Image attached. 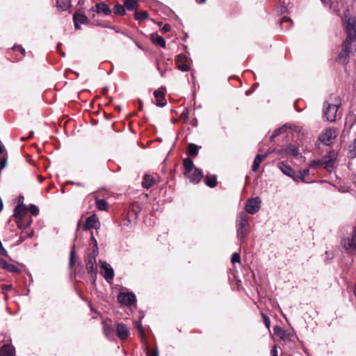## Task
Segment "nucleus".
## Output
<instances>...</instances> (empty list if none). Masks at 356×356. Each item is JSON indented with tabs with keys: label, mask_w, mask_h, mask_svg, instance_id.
<instances>
[{
	"label": "nucleus",
	"mask_w": 356,
	"mask_h": 356,
	"mask_svg": "<svg viewBox=\"0 0 356 356\" xmlns=\"http://www.w3.org/2000/svg\"><path fill=\"white\" fill-rule=\"evenodd\" d=\"M17 49H19L20 52L22 54V55H24L25 54V49L21 47H17Z\"/></svg>",
	"instance_id": "obj_57"
},
{
	"label": "nucleus",
	"mask_w": 356,
	"mask_h": 356,
	"mask_svg": "<svg viewBox=\"0 0 356 356\" xmlns=\"http://www.w3.org/2000/svg\"><path fill=\"white\" fill-rule=\"evenodd\" d=\"M103 13L105 15H108L111 13V9L108 6L103 2L98 3L95 5V9L94 7L89 10V13Z\"/></svg>",
	"instance_id": "obj_14"
},
{
	"label": "nucleus",
	"mask_w": 356,
	"mask_h": 356,
	"mask_svg": "<svg viewBox=\"0 0 356 356\" xmlns=\"http://www.w3.org/2000/svg\"><path fill=\"white\" fill-rule=\"evenodd\" d=\"M274 332L281 340L284 341H289L291 340V334L287 333L280 326H275L274 327Z\"/></svg>",
	"instance_id": "obj_17"
},
{
	"label": "nucleus",
	"mask_w": 356,
	"mask_h": 356,
	"mask_svg": "<svg viewBox=\"0 0 356 356\" xmlns=\"http://www.w3.org/2000/svg\"><path fill=\"white\" fill-rule=\"evenodd\" d=\"M96 206L98 209L105 211L107 209L108 204L104 200H97Z\"/></svg>",
	"instance_id": "obj_34"
},
{
	"label": "nucleus",
	"mask_w": 356,
	"mask_h": 356,
	"mask_svg": "<svg viewBox=\"0 0 356 356\" xmlns=\"http://www.w3.org/2000/svg\"><path fill=\"white\" fill-rule=\"evenodd\" d=\"M74 256H75V252L74 248L71 250L70 252V266L72 268L74 264Z\"/></svg>",
	"instance_id": "obj_48"
},
{
	"label": "nucleus",
	"mask_w": 356,
	"mask_h": 356,
	"mask_svg": "<svg viewBox=\"0 0 356 356\" xmlns=\"http://www.w3.org/2000/svg\"><path fill=\"white\" fill-rule=\"evenodd\" d=\"M232 263L234 264L235 263H240L241 262V257L238 253L235 252L232 256Z\"/></svg>",
	"instance_id": "obj_44"
},
{
	"label": "nucleus",
	"mask_w": 356,
	"mask_h": 356,
	"mask_svg": "<svg viewBox=\"0 0 356 356\" xmlns=\"http://www.w3.org/2000/svg\"><path fill=\"white\" fill-rule=\"evenodd\" d=\"M184 165V176L191 173L195 168H194V164L193 161L189 158H186L183 161Z\"/></svg>",
	"instance_id": "obj_20"
},
{
	"label": "nucleus",
	"mask_w": 356,
	"mask_h": 356,
	"mask_svg": "<svg viewBox=\"0 0 356 356\" xmlns=\"http://www.w3.org/2000/svg\"><path fill=\"white\" fill-rule=\"evenodd\" d=\"M270 353H271L272 356H278V352H277L276 346H274L272 348Z\"/></svg>",
	"instance_id": "obj_52"
},
{
	"label": "nucleus",
	"mask_w": 356,
	"mask_h": 356,
	"mask_svg": "<svg viewBox=\"0 0 356 356\" xmlns=\"http://www.w3.org/2000/svg\"><path fill=\"white\" fill-rule=\"evenodd\" d=\"M341 105V101L338 96H330L323 105V118L330 122L336 121L338 117V110Z\"/></svg>",
	"instance_id": "obj_1"
},
{
	"label": "nucleus",
	"mask_w": 356,
	"mask_h": 356,
	"mask_svg": "<svg viewBox=\"0 0 356 356\" xmlns=\"http://www.w3.org/2000/svg\"><path fill=\"white\" fill-rule=\"evenodd\" d=\"M154 97L156 99V105L159 106H163L165 105L164 99V94L161 91L155 90L154 92Z\"/></svg>",
	"instance_id": "obj_25"
},
{
	"label": "nucleus",
	"mask_w": 356,
	"mask_h": 356,
	"mask_svg": "<svg viewBox=\"0 0 356 356\" xmlns=\"http://www.w3.org/2000/svg\"><path fill=\"white\" fill-rule=\"evenodd\" d=\"M29 210L31 212V213L33 216H38L39 213L38 208L34 204H31L29 208Z\"/></svg>",
	"instance_id": "obj_43"
},
{
	"label": "nucleus",
	"mask_w": 356,
	"mask_h": 356,
	"mask_svg": "<svg viewBox=\"0 0 356 356\" xmlns=\"http://www.w3.org/2000/svg\"><path fill=\"white\" fill-rule=\"evenodd\" d=\"M300 173H301L305 177L309 175V169H305V170H300L299 171Z\"/></svg>",
	"instance_id": "obj_54"
},
{
	"label": "nucleus",
	"mask_w": 356,
	"mask_h": 356,
	"mask_svg": "<svg viewBox=\"0 0 356 356\" xmlns=\"http://www.w3.org/2000/svg\"><path fill=\"white\" fill-rule=\"evenodd\" d=\"M3 149H2V147L1 145H0V154L2 152Z\"/></svg>",
	"instance_id": "obj_60"
},
{
	"label": "nucleus",
	"mask_w": 356,
	"mask_h": 356,
	"mask_svg": "<svg viewBox=\"0 0 356 356\" xmlns=\"http://www.w3.org/2000/svg\"><path fill=\"white\" fill-rule=\"evenodd\" d=\"M261 201L259 197L249 199L245 204V210L250 214L256 213L260 209Z\"/></svg>",
	"instance_id": "obj_9"
},
{
	"label": "nucleus",
	"mask_w": 356,
	"mask_h": 356,
	"mask_svg": "<svg viewBox=\"0 0 356 356\" xmlns=\"http://www.w3.org/2000/svg\"><path fill=\"white\" fill-rule=\"evenodd\" d=\"M135 325L137 327L138 330V332L140 333V337H141V339L143 340L144 338H145V330L141 325V323L140 322H136L135 323Z\"/></svg>",
	"instance_id": "obj_41"
},
{
	"label": "nucleus",
	"mask_w": 356,
	"mask_h": 356,
	"mask_svg": "<svg viewBox=\"0 0 356 356\" xmlns=\"http://www.w3.org/2000/svg\"><path fill=\"white\" fill-rule=\"evenodd\" d=\"M187 60H188V57L186 55L181 54L177 56L176 63L177 64L186 63Z\"/></svg>",
	"instance_id": "obj_39"
},
{
	"label": "nucleus",
	"mask_w": 356,
	"mask_h": 356,
	"mask_svg": "<svg viewBox=\"0 0 356 356\" xmlns=\"http://www.w3.org/2000/svg\"><path fill=\"white\" fill-rule=\"evenodd\" d=\"M266 158V154H257L254 159L252 170L254 172H256L262 162V161Z\"/></svg>",
	"instance_id": "obj_24"
},
{
	"label": "nucleus",
	"mask_w": 356,
	"mask_h": 356,
	"mask_svg": "<svg viewBox=\"0 0 356 356\" xmlns=\"http://www.w3.org/2000/svg\"><path fill=\"white\" fill-rule=\"evenodd\" d=\"M118 300L121 304L127 306H131L136 302V297L131 293H120Z\"/></svg>",
	"instance_id": "obj_10"
},
{
	"label": "nucleus",
	"mask_w": 356,
	"mask_h": 356,
	"mask_svg": "<svg viewBox=\"0 0 356 356\" xmlns=\"http://www.w3.org/2000/svg\"><path fill=\"white\" fill-rule=\"evenodd\" d=\"M336 159L337 153L334 151L330 152L321 159L322 165L327 171L331 172L334 169Z\"/></svg>",
	"instance_id": "obj_5"
},
{
	"label": "nucleus",
	"mask_w": 356,
	"mask_h": 356,
	"mask_svg": "<svg viewBox=\"0 0 356 356\" xmlns=\"http://www.w3.org/2000/svg\"><path fill=\"white\" fill-rule=\"evenodd\" d=\"M76 186H81V184H80V183H76Z\"/></svg>",
	"instance_id": "obj_62"
},
{
	"label": "nucleus",
	"mask_w": 356,
	"mask_h": 356,
	"mask_svg": "<svg viewBox=\"0 0 356 356\" xmlns=\"http://www.w3.org/2000/svg\"><path fill=\"white\" fill-rule=\"evenodd\" d=\"M319 165H322V159L314 160V161H311L309 165V166L310 168H317Z\"/></svg>",
	"instance_id": "obj_46"
},
{
	"label": "nucleus",
	"mask_w": 356,
	"mask_h": 356,
	"mask_svg": "<svg viewBox=\"0 0 356 356\" xmlns=\"http://www.w3.org/2000/svg\"><path fill=\"white\" fill-rule=\"evenodd\" d=\"M27 209L25 204H19L15 209V217L16 218H26Z\"/></svg>",
	"instance_id": "obj_19"
},
{
	"label": "nucleus",
	"mask_w": 356,
	"mask_h": 356,
	"mask_svg": "<svg viewBox=\"0 0 356 356\" xmlns=\"http://www.w3.org/2000/svg\"><path fill=\"white\" fill-rule=\"evenodd\" d=\"M152 41L154 44L163 48L165 47V42L163 38L156 33L152 35Z\"/></svg>",
	"instance_id": "obj_26"
},
{
	"label": "nucleus",
	"mask_w": 356,
	"mask_h": 356,
	"mask_svg": "<svg viewBox=\"0 0 356 356\" xmlns=\"http://www.w3.org/2000/svg\"><path fill=\"white\" fill-rule=\"evenodd\" d=\"M73 20L76 29H81V24H86L89 22L88 18L85 15L79 13L74 14Z\"/></svg>",
	"instance_id": "obj_13"
},
{
	"label": "nucleus",
	"mask_w": 356,
	"mask_h": 356,
	"mask_svg": "<svg viewBox=\"0 0 356 356\" xmlns=\"http://www.w3.org/2000/svg\"><path fill=\"white\" fill-rule=\"evenodd\" d=\"M7 163V161L5 158H1L0 159V170L3 169Z\"/></svg>",
	"instance_id": "obj_50"
},
{
	"label": "nucleus",
	"mask_w": 356,
	"mask_h": 356,
	"mask_svg": "<svg viewBox=\"0 0 356 356\" xmlns=\"http://www.w3.org/2000/svg\"><path fill=\"white\" fill-rule=\"evenodd\" d=\"M337 136V132L334 129L326 128L319 135L318 140L323 144L328 145L330 140L334 138Z\"/></svg>",
	"instance_id": "obj_6"
},
{
	"label": "nucleus",
	"mask_w": 356,
	"mask_h": 356,
	"mask_svg": "<svg viewBox=\"0 0 356 356\" xmlns=\"http://www.w3.org/2000/svg\"><path fill=\"white\" fill-rule=\"evenodd\" d=\"M12 289V285L10 284H8V285H2L1 286V289L3 291H8V290H10Z\"/></svg>",
	"instance_id": "obj_55"
},
{
	"label": "nucleus",
	"mask_w": 356,
	"mask_h": 356,
	"mask_svg": "<svg viewBox=\"0 0 356 356\" xmlns=\"http://www.w3.org/2000/svg\"><path fill=\"white\" fill-rule=\"evenodd\" d=\"M353 148L355 149V154H356V139L355 140L354 143H353Z\"/></svg>",
	"instance_id": "obj_59"
},
{
	"label": "nucleus",
	"mask_w": 356,
	"mask_h": 356,
	"mask_svg": "<svg viewBox=\"0 0 356 356\" xmlns=\"http://www.w3.org/2000/svg\"><path fill=\"white\" fill-rule=\"evenodd\" d=\"M205 184L211 188H213L216 186L217 181H216V177L214 175L209 176L207 175L205 178Z\"/></svg>",
	"instance_id": "obj_30"
},
{
	"label": "nucleus",
	"mask_w": 356,
	"mask_h": 356,
	"mask_svg": "<svg viewBox=\"0 0 356 356\" xmlns=\"http://www.w3.org/2000/svg\"><path fill=\"white\" fill-rule=\"evenodd\" d=\"M190 182L191 183H198L202 179L203 177L202 172L198 169L195 168L191 173L185 176Z\"/></svg>",
	"instance_id": "obj_15"
},
{
	"label": "nucleus",
	"mask_w": 356,
	"mask_h": 356,
	"mask_svg": "<svg viewBox=\"0 0 356 356\" xmlns=\"http://www.w3.org/2000/svg\"><path fill=\"white\" fill-rule=\"evenodd\" d=\"M0 356H14V348L10 344H4L0 348Z\"/></svg>",
	"instance_id": "obj_21"
},
{
	"label": "nucleus",
	"mask_w": 356,
	"mask_h": 356,
	"mask_svg": "<svg viewBox=\"0 0 356 356\" xmlns=\"http://www.w3.org/2000/svg\"><path fill=\"white\" fill-rule=\"evenodd\" d=\"M287 127L286 125L276 129L274 133L273 134L271 138H273L279 135H280L281 134L285 132L287 129Z\"/></svg>",
	"instance_id": "obj_40"
},
{
	"label": "nucleus",
	"mask_w": 356,
	"mask_h": 356,
	"mask_svg": "<svg viewBox=\"0 0 356 356\" xmlns=\"http://www.w3.org/2000/svg\"><path fill=\"white\" fill-rule=\"evenodd\" d=\"M135 17L137 20H143L148 17V14L146 11H140L135 13Z\"/></svg>",
	"instance_id": "obj_37"
},
{
	"label": "nucleus",
	"mask_w": 356,
	"mask_h": 356,
	"mask_svg": "<svg viewBox=\"0 0 356 356\" xmlns=\"http://www.w3.org/2000/svg\"><path fill=\"white\" fill-rule=\"evenodd\" d=\"M6 270H8L9 272H17L18 271L17 267H16L15 265L12 264H8L7 266V268Z\"/></svg>",
	"instance_id": "obj_49"
},
{
	"label": "nucleus",
	"mask_w": 356,
	"mask_h": 356,
	"mask_svg": "<svg viewBox=\"0 0 356 356\" xmlns=\"http://www.w3.org/2000/svg\"><path fill=\"white\" fill-rule=\"evenodd\" d=\"M261 315H262L264 322L266 327L269 330L270 325V321L269 317L268 316H266V314H264V313H262Z\"/></svg>",
	"instance_id": "obj_47"
},
{
	"label": "nucleus",
	"mask_w": 356,
	"mask_h": 356,
	"mask_svg": "<svg viewBox=\"0 0 356 356\" xmlns=\"http://www.w3.org/2000/svg\"><path fill=\"white\" fill-rule=\"evenodd\" d=\"M291 177L296 181H303V182H307V183L308 182L307 181H306L305 179V177L301 173H300L299 171L297 173H296L294 172H293V176H292Z\"/></svg>",
	"instance_id": "obj_38"
},
{
	"label": "nucleus",
	"mask_w": 356,
	"mask_h": 356,
	"mask_svg": "<svg viewBox=\"0 0 356 356\" xmlns=\"http://www.w3.org/2000/svg\"><path fill=\"white\" fill-rule=\"evenodd\" d=\"M155 183V179L150 175H145L143 177V186L146 188H149Z\"/></svg>",
	"instance_id": "obj_27"
},
{
	"label": "nucleus",
	"mask_w": 356,
	"mask_h": 356,
	"mask_svg": "<svg viewBox=\"0 0 356 356\" xmlns=\"http://www.w3.org/2000/svg\"><path fill=\"white\" fill-rule=\"evenodd\" d=\"M118 337L122 339H127L130 334L128 327L123 323H118L116 327Z\"/></svg>",
	"instance_id": "obj_16"
},
{
	"label": "nucleus",
	"mask_w": 356,
	"mask_h": 356,
	"mask_svg": "<svg viewBox=\"0 0 356 356\" xmlns=\"http://www.w3.org/2000/svg\"><path fill=\"white\" fill-rule=\"evenodd\" d=\"M196 2L198 3H204L206 2V0H196Z\"/></svg>",
	"instance_id": "obj_58"
},
{
	"label": "nucleus",
	"mask_w": 356,
	"mask_h": 356,
	"mask_svg": "<svg viewBox=\"0 0 356 356\" xmlns=\"http://www.w3.org/2000/svg\"><path fill=\"white\" fill-rule=\"evenodd\" d=\"M86 265L88 273L92 277H96L97 266L95 257L92 255L88 256L86 260Z\"/></svg>",
	"instance_id": "obj_11"
},
{
	"label": "nucleus",
	"mask_w": 356,
	"mask_h": 356,
	"mask_svg": "<svg viewBox=\"0 0 356 356\" xmlns=\"http://www.w3.org/2000/svg\"><path fill=\"white\" fill-rule=\"evenodd\" d=\"M292 25V21L287 17H284L280 21V26L282 28L288 29Z\"/></svg>",
	"instance_id": "obj_33"
},
{
	"label": "nucleus",
	"mask_w": 356,
	"mask_h": 356,
	"mask_svg": "<svg viewBox=\"0 0 356 356\" xmlns=\"http://www.w3.org/2000/svg\"><path fill=\"white\" fill-rule=\"evenodd\" d=\"M104 332L106 337L111 338L113 337V330L110 325L107 324L106 321L104 322Z\"/></svg>",
	"instance_id": "obj_31"
},
{
	"label": "nucleus",
	"mask_w": 356,
	"mask_h": 356,
	"mask_svg": "<svg viewBox=\"0 0 356 356\" xmlns=\"http://www.w3.org/2000/svg\"><path fill=\"white\" fill-rule=\"evenodd\" d=\"M353 50H356V45H350L348 44V42H343L341 51L338 55L339 62L343 64L347 63L349 59V55Z\"/></svg>",
	"instance_id": "obj_4"
},
{
	"label": "nucleus",
	"mask_w": 356,
	"mask_h": 356,
	"mask_svg": "<svg viewBox=\"0 0 356 356\" xmlns=\"http://www.w3.org/2000/svg\"><path fill=\"white\" fill-rule=\"evenodd\" d=\"M9 263L7 262L5 259L0 258V266L3 269L7 268V266Z\"/></svg>",
	"instance_id": "obj_51"
},
{
	"label": "nucleus",
	"mask_w": 356,
	"mask_h": 356,
	"mask_svg": "<svg viewBox=\"0 0 356 356\" xmlns=\"http://www.w3.org/2000/svg\"><path fill=\"white\" fill-rule=\"evenodd\" d=\"M113 13L115 15H124L125 14V9L123 6L118 4L113 8Z\"/></svg>",
	"instance_id": "obj_36"
},
{
	"label": "nucleus",
	"mask_w": 356,
	"mask_h": 356,
	"mask_svg": "<svg viewBox=\"0 0 356 356\" xmlns=\"http://www.w3.org/2000/svg\"><path fill=\"white\" fill-rule=\"evenodd\" d=\"M146 354L147 356H159V352L157 350L150 349L149 348H145Z\"/></svg>",
	"instance_id": "obj_42"
},
{
	"label": "nucleus",
	"mask_w": 356,
	"mask_h": 356,
	"mask_svg": "<svg viewBox=\"0 0 356 356\" xmlns=\"http://www.w3.org/2000/svg\"><path fill=\"white\" fill-rule=\"evenodd\" d=\"M124 5L127 10H133L138 7V3L137 0H124Z\"/></svg>",
	"instance_id": "obj_28"
},
{
	"label": "nucleus",
	"mask_w": 356,
	"mask_h": 356,
	"mask_svg": "<svg viewBox=\"0 0 356 356\" xmlns=\"http://www.w3.org/2000/svg\"><path fill=\"white\" fill-rule=\"evenodd\" d=\"M91 239L92 241V243H94L95 248H97V241H96V239L95 238V237L92 235L91 236Z\"/></svg>",
	"instance_id": "obj_56"
},
{
	"label": "nucleus",
	"mask_w": 356,
	"mask_h": 356,
	"mask_svg": "<svg viewBox=\"0 0 356 356\" xmlns=\"http://www.w3.org/2000/svg\"><path fill=\"white\" fill-rule=\"evenodd\" d=\"M341 20L345 29L356 27V17L351 15L348 9L343 12Z\"/></svg>",
	"instance_id": "obj_7"
},
{
	"label": "nucleus",
	"mask_w": 356,
	"mask_h": 356,
	"mask_svg": "<svg viewBox=\"0 0 356 356\" xmlns=\"http://www.w3.org/2000/svg\"><path fill=\"white\" fill-rule=\"evenodd\" d=\"M31 223H32V218L31 217L23 218H17V227L20 229H25L26 227L30 226V225Z\"/></svg>",
	"instance_id": "obj_23"
},
{
	"label": "nucleus",
	"mask_w": 356,
	"mask_h": 356,
	"mask_svg": "<svg viewBox=\"0 0 356 356\" xmlns=\"http://www.w3.org/2000/svg\"><path fill=\"white\" fill-rule=\"evenodd\" d=\"M177 68L181 71L187 72L189 70V66L186 63H182V64L179 63V64H177Z\"/></svg>",
	"instance_id": "obj_45"
},
{
	"label": "nucleus",
	"mask_w": 356,
	"mask_h": 356,
	"mask_svg": "<svg viewBox=\"0 0 356 356\" xmlns=\"http://www.w3.org/2000/svg\"><path fill=\"white\" fill-rule=\"evenodd\" d=\"M322 1H324V0H321Z\"/></svg>",
	"instance_id": "obj_63"
},
{
	"label": "nucleus",
	"mask_w": 356,
	"mask_h": 356,
	"mask_svg": "<svg viewBox=\"0 0 356 356\" xmlns=\"http://www.w3.org/2000/svg\"><path fill=\"white\" fill-rule=\"evenodd\" d=\"M100 226L99 219L96 215H92L89 216L86 221L84 225V229L88 230L90 229H98Z\"/></svg>",
	"instance_id": "obj_12"
},
{
	"label": "nucleus",
	"mask_w": 356,
	"mask_h": 356,
	"mask_svg": "<svg viewBox=\"0 0 356 356\" xmlns=\"http://www.w3.org/2000/svg\"><path fill=\"white\" fill-rule=\"evenodd\" d=\"M347 32V38L344 42H348V44L350 45H356V27L348 28L346 29Z\"/></svg>",
	"instance_id": "obj_18"
},
{
	"label": "nucleus",
	"mask_w": 356,
	"mask_h": 356,
	"mask_svg": "<svg viewBox=\"0 0 356 356\" xmlns=\"http://www.w3.org/2000/svg\"><path fill=\"white\" fill-rule=\"evenodd\" d=\"M170 30V26L168 24H165L163 28H162V31L165 33L169 31Z\"/></svg>",
	"instance_id": "obj_53"
},
{
	"label": "nucleus",
	"mask_w": 356,
	"mask_h": 356,
	"mask_svg": "<svg viewBox=\"0 0 356 356\" xmlns=\"http://www.w3.org/2000/svg\"><path fill=\"white\" fill-rule=\"evenodd\" d=\"M341 244L343 249L350 253L356 252V224L354 227L351 236L344 238L341 240Z\"/></svg>",
	"instance_id": "obj_3"
},
{
	"label": "nucleus",
	"mask_w": 356,
	"mask_h": 356,
	"mask_svg": "<svg viewBox=\"0 0 356 356\" xmlns=\"http://www.w3.org/2000/svg\"><path fill=\"white\" fill-rule=\"evenodd\" d=\"M57 7L62 10H66L70 7V0H57Z\"/></svg>",
	"instance_id": "obj_29"
},
{
	"label": "nucleus",
	"mask_w": 356,
	"mask_h": 356,
	"mask_svg": "<svg viewBox=\"0 0 356 356\" xmlns=\"http://www.w3.org/2000/svg\"><path fill=\"white\" fill-rule=\"evenodd\" d=\"M286 153L287 154H290L292 156H296L298 154V149L296 147V145H290L286 149Z\"/></svg>",
	"instance_id": "obj_35"
},
{
	"label": "nucleus",
	"mask_w": 356,
	"mask_h": 356,
	"mask_svg": "<svg viewBox=\"0 0 356 356\" xmlns=\"http://www.w3.org/2000/svg\"><path fill=\"white\" fill-rule=\"evenodd\" d=\"M101 274L103 275L104 279L108 282H111L114 276V272L110 264L106 261L101 262Z\"/></svg>",
	"instance_id": "obj_8"
},
{
	"label": "nucleus",
	"mask_w": 356,
	"mask_h": 356,
	"mask_svg": "<svg viewBox=\"0 0 356 356\" xmlns=\"http://www.w3.org/2000/svg\"><path fill=\"white\" fill-rule=\"evenodd\" d=\"M278 168L286 175L289 177L293 176L294 170L289 165L285 164L284 162L278 163Z\"/></svg>",
	"instance_id": "obj_22"
},
{
	"label": "nucleus",
	"mask_w": 356,
	"mask_h": 356,
	"mask_svg": "<svg viewBox=\"0 0 356 356\" xmlns=\"http://www.w3.org/2000/svg\"><path fill=\"white\" fill-rule=\"evenodd\" d=\"M187 152L191 156H195L197 154L198 152V147L193 143H191L188 145Z\"/></svg>",
	"instance_id": "obj_32"
},
{
	"label": "nucleus",
	"mask_w": 356,
	"mask_h": 356,
	"mask_svg": "<svg viewBox=\"0 0 356 356\" xmlns=\"http://www.w3.org/2000/svg\"><path fill=\"white\" fill-rule=\"evenodd\" d=\"M161 76H164V73H163V72H161Z\"/></svg>",
	"instance_id": "obj_61"
},
{
	"label": "nucleus",
	"mask_w": 356,
	"mask_h": 356,
	"mask_svg": "<svg viewBox=\"0 0 356 356\" xmlns=\"http://www.w3.org/2000/svg\"><path fill=\"white\" fill-rule=\"evenodd\" d=\"M249 219L250 218L244 211L240 212L236 218V236L241 243L244 241V239L249 232Z\"/></svg>",
	"instance_id": "obj_2"
}]
</instances>
